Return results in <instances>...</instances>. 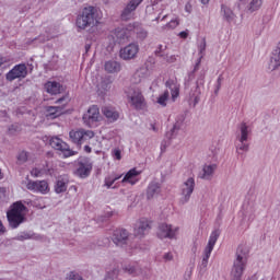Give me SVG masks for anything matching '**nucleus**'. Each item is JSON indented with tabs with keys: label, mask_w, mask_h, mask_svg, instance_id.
<instances>
[{
	"label": "nucleus",
	"mask_w": 280,
	"mask_h": 280,
	"mask_svg": "<svg viewBox=\"0 0 280 280\" xmlns=\"http://www.w3.org/2000/svg\"><path fill=\"white\" fill-rule=\"evenodd\" d=\"M32 176H35V178H38V176H40V171L38 168H34L31 172Z\"/></svg>",
	"instance_id": "obj_55"
},
{
	"label": "nucleus",
	"mask_w": 280,
	"mask_h": 280,
	"mask_svg": "<svg viewBox=\"0 0 280 280\" xmlns=\"http://www.w3.org/2000/svg\"><path fill=\"white\" fill-rule=\"evenodd\" d=\"M47 37L45 35H39L33 39H28V43H46Z\"/></svg>",
	"instance_id": "obj_44"
},
{
	"label": "nucleus",
	"mask_w": 280,
	"mask_h": 280,
	"mask_svg": "<svg viewBox=\"0 0 280 280\" xmlns=\"http://www.w3.org/2000/svg\"><path fill=\"white\" fill-rule=\"evenodd\" d=\"M18 161H20L21 163H26V161H27V152L21 151L18 154Z\"/></svg>",
	"instance_id": "obj_45"
},
{
	"label": "nucleus",
	"mask_w": 280,
	"mask_h": 280,
	"mask_svg": "<svg viewBox=\"0 0 280 280\" xmlns=\"http://www.w3.org/2000/svg\"><path fill=\"white\" fill-rule=\"evenodd\" d=\"M106 218H113V212H107Z\"/></svg>",
	"instance_id": "obj_64"
},
{
	"label": "nucleus",
	"mask_w": 280,
	"mask_h": 280,
	"mask_svg": "<svg viewBox=\"0 0 280 280\" xmlns=\"http://www.w3.org/2000/svg\"><path fill=\"white\" fill-rule=\"evenodd\" d=\"M184 124H185V115H178L175 119V124L173 125V127L168 131H166L165 137L168 141L164 140L162 142L161 150H163V148H167L172 139H176V137H178V132H180V128H183Z\"/></svg>",
	"instance_id": "obj_9"
},
{
	"label": "nucleus",
	"mask_w": 280,
	"mask_h": 280,
	"mask_svg": "<svg viewBox=\"0 0 280 280\" xmlns=\"http://www.w3.org/2000/svg\"><path fill=\"white\" fill-rule=\"evenodd\" d=\"M75 176H78L79 178H89L91 176V172H93V162H91V159L86 156H80L75 161Z\"/></svg>",
	"instance_id": "obj_6"
},
{
	"label": "nucleus",
	"mask_w": 280,
	"mask_h": 280,
	"mask_svg": "<svg viewBox=\"0 0 280 280\" xmlns=\"http://www.w3.org/2000/svg\"><path fill=\"white\" fill-rule=\"evenodd\" d=\"M113 185H115V179L110 178V176L105 177L104 187H106L107 189H110Z\"/></svg>",
	"instance_id": "obj_43"
},
{
	"label": "nucleus",
	"mask_w": 280,
	"mask_h": 280,
	"mask_svg": "<svg viewBox=\"0 0 280 280\" xmlns=\"http://www.w3.org/2000/svg\"><path fill=\"white\" fill-rule=\"evenodd\" d=\"M161 1H163V0H151V5L152 7L159 5V3H161Z\"/></svg>",
	"instance_id": "obj_57"
},
{
	"label": "nucleus",
	"mask_w": 280,
	"mask_h": 280,
	"mask_svg": "<svg viewBox=\"0 0 280 280\" xmlns=\"http://www.w3.org/2000/svg\"><path fill=\"white\" fill-rule=\"evenodd\" d=\"M241 135L236 137V141H248V135H250V129L246 122H242L240 126Z\"/></svg>",
	"instance_id": "obj_33"
},
{
	"label": "nucleus",
	"mask_w": 280,
	"mask_h": 280,
	"mask_svg": "<svg viewBox=\"0 0 280 280\" xmlns=\"http://www.w3.org/2000/svg\"><path fill=\"white\" fill-rule=\"evenodd\" d=\"M235 257L231 270V278L232 280H242L246 261H248V247H246V245H238Z\"/></svg>",
	"instance_id": "obj_2"
},
{
	"label": "nucleus",
	"mask_w": 280,
	"mask_h": 280,
	"mask_svg": "<svg viewBox=\"0 0 280 280\" xmlns=\"http://www.w3.org/2000/svg\"><path fill=\"white\" fill-rule=\"evenodd\" d=\"M112 38L115 45H124V43H128V38H130V31H128V28H115L112 33Z\"/></svg>",
	"instance_id": "obj_17"
},
{
	"label": "nucleus",
	"mask_w": 280,
	"mask_h": 280,
	"mask_svg": "<svg viewBox=\"0 0 280 280\" xmlns=\"http://www.w3.org/2000/svg\"><path fill=\"white\" fill-rule=\"evenodd\" d=\"M95 137V132L91 130H83V141H86V139H93Z\"/></svg>",
	"instance_id": "obj_46"
},
{
	"label": "nucleus",
	"mask_w": 280,
	"mask_h": 280,
	"mask_svg": "<svg viewBox=\"0 0 280 280\" xmlns=\"http://www.w3.org/2000/svg\"><path fill=\"white\" fill-rule=\"evenodd\" d=\"M49 145L52 150L61 152L62 159H69L70 156H75V154H78V151L71 150V147L67 142L56 136L49 139Z\"/></svg>",
	"instance_id": "obj_7"
},
{
	"label": "nucleus",
	"mask_w": 280,
	"mask_h": 280,
	"mask_svg": "<svg viewBox=\"0 0 280 280\" xmlns=\"http://www.w3.org/2000/svg\"><path fill=\"white\" fill-rule=\"evenodd\" d=\"M27 66L25 63L15 65L9 72L5 73L7 82H14V80H25L27 78Z\"/></svg>",
	"instance_id": "obj_10"
},
{
	"label": "nucleus",
	"mask_w": 280,
	"mask_h": 280,
	"mask_svg": "<svg viewBox=\"0 0 280 280\" xmlns=\"http://www.w3.org/2000/svg\"><path fill=\"white\" fill-rule=\"evenodd\" d=\"M97 121H100V108L97 105H92L83 115V124L92 128L93 124H97Z\"/></svg>",
	"instance_id": "obj_16"
},
{
	"label": "nucleus",
	"mask_w": 280,
	"mask_h": 280,
	"mask_svg": "<svg viewBox=\"0 0 280 280\" xmlns=\"http://www.w3.org/2000/svg\"><path fill=\"white\" fill-rule=\"evenodd\" d=\"M205 75H206V72L201 71L198 79H197V82H196V93H197V95H200V86H205Z\"/></svg>",
	"instance_id": "obj_37"
},
{
	"label": "nucleus",
	"mask_w": 280,
	"mask_h": 280,
	"mask_svg": "<svg viewBox=\"0 0 280 280\" xmlns=\"http://www.w3.org/2000/svg\"><path fill=\"white\" fill-rule=\"evenodd\" d=\"M45 89L50 95H59V93L62 91V84L56 81H48L45 84Z\"/></svg>",
	"instance_id": "obj_28"
},
{
	"label": "nucleus",
	"mask_w": 280,
	"mask_h": 280,
	"mask_svg": "<svg viewBox=\"0 0 280 280\" xmlns=\"http://www.w3.org/2000/svg\"><path fill=\"white\" fill-rule=\"evenodd\" d=\"M100 23L97 20V8L85 7L82 12L77 16L75 25L79 30H86V27H95Z\"/></svg>",
	"instance_id": "obj_3"
},
{
	"label": "nucleus",
	"mask_w": 280,
	"mask_h": 280,
	"mask_svg": "<svg viewBox=\"0 0 280 280\" xmlns=\"http://www.w3.org/2000/svg\"><path fill=\"white\" fill-rule=\"evenodd\" d=\"M242 5H246V0H237L236 1L237 10H242Z\"/></svg>",
	"instance_id": "obj_52"
},
{
	"label": "nucleus",
	"mask_w": 280,
	"mask_h": 280,
	"mask_svg": "<svg viewBox=\"0 0 280 280\" xmlns=\"http://www.w3.org/2000/svg\"><path fill=\"white\" fill-rule=\"evenodd\" d=\"M104 69L107 73H119L121 71V63L116 60H108L105 62Z\"/></svg>",
	"instance_id": "obj_30"
},
{
	"label": "nucleus",
	"mask_w": 280,
	"mask_h": 280,
	"mask_svg": "<svg viewBox=\"0 0 280 280\" xmlns=\"http://www.w3.org/2000/svg\"><path fill=\"white\" fill-rule=\"evenodd\" d=\"M130 233L126 229H116L113 232L112 235V242L116 245L119 246L120 248H124V246L128 245V240H129Z\"/></svg>",
	"instance_id": "obj_13"
},
{
	"label": "nucleus",
	"mask_w": 280,
	"mask_h": 280,
	"mask_svg": "<svg viewBox=\"0 0 280 280\" xmlns=\"http://www.w3.org/2000/svg\"><path fill=\"white\" fill-rule=\"evenodd\" d=\"M264 5V0H252L247 7L248 12H257Z\"/></svg>",
	"instance_id": "obj_35"
},
{
	"label": "nucleus",
	"mask_w": 280,
	"mask_h": 280,
	"mask_svg": "<svg viewBox=\"0 0 280 280\" xmlns=\"http://www.w3.org/2000/svg\"><path fill=\"white\" fill-rule=\"evenodd\" d=\"M140 174L141 173L137 171V168H131L126 173L121 183H129V185H137V183H139V179L137 178V176H139Z\"/></svg>",
	"instance_id": "obj_24"
},
{
	"label": "nucleus",
	"mask_w": 280,
	"mask_h": 280,
	"mask_svg": "<svg viewBox=\"0 0 280 280\" xmlns=\"http://www.w3.org/2000/svg\"><path fill=\"white\" fill-rule=\"evenodd\" d=\"M185 12H188V14H191V2H187L185 4Z\"/></svg>",
	"instance_id": "obj_56"
},
{
	"label": "nucleus",
	"mask_w": 280,
	"mask_h": 280,
	"mask_svg": "<svg viewBox=\"0 0 280 280\" xmlns=\"http://www.w3.org/2000/svg\"><path fill=\"white\" fill-rule=\"evenodd\" d=\"M170 102V91L165 90L162 94H160L156 98V104L161 106V108L167 107V103Z\"/></svg>",
	"instance_id": "obj_34"
},
{
	"label": "nucleus",
	"mask_w": 280,
	"mask_h": 280,
	"mask_svg": "<svg viewBox=\"0 0 280 280\" xmlns=\"http://www.w3.org/2000/svg\"><path fill=\"white\" fill-rule=\"evenodd\" d=\"M66 97L62 96L56 101V104H62L65 102Z\"/></svg>",
	"instance_id": "obj_60"
},
{
	"label": "nucleus",
	"mask_w": 280,
	"mask_h": 280,
	"mask_svg": "<svg viewBox=\"0 0 280 280\" xmlns=\"http://www.w3.org/2000/svg\"><path fill=\"white\" fill-rule=\"evenodd\" d=\"M236 143V154L240 156L242 161L246 159V152L250 150V143H248V140H237Z\"/></svg>",
	"instance_id": "obj_20"
},
{
	"label": "nucleus",
	"mask_w": 280,
	"mask_h": 280,
	"mask_svg": "<svg viewBox=\"0 0 280 280\" xmlns=\"http://www.w3.org/2000/svg\"><path fill=\"white\" fill-rule=\"evenodd\" d=\"M26 189L33 191L34 194H49V183L47 180H32L30 177H26Z\"/></svg>",
	"instance_id": "obj_11"
},
{
	"label": "nucleus",
	"mask_w": 280,
	"mask_h": 280,
	"mask_svg": "<svg viewBox=\"0 0 280 280\" xmlns=\"http://www.w3.org/2000/svg\"><path fill=\"white\" fill-rule=\"evenodd\" d=\"M220 89H222V75H219V78L217 79L214 95H218V93H220Z\"/></svg>",
	"instance_id": "obj_47"
},
{
	"label": "nucleus",
	"mask_w": 280,
	"mask_h": 280,
	"mask_svg": "<svg viewBox=\"0 0 280 280\" xmlns=\"http://www.w3.org/2000/svg\"><path fill=\"white\" fill-rule=\"evenodd\" d=\"M215 170H218V165L215 164L205 165L202 171L199 173L198 178H201L202 180H211Z\"/></svg>",
	"instance_id": "obj_21"
},
{
	"label": "nucleus",
	"mask_w": 280,
	"mask_h": 280,
	"mask_svg": "<svg viewBox=\"0 0 280 280\" xmlns=\"http://www.w3.org/2000/svg\"><path fill=\"white\" fill-rule=\"evenodd\" d=\"M84 152H86L88 154H91V152H92L91 147L84 145Z\"/></svg>",
	"instance_id": "obj_58"
},
{
	"label": "nucleus",
	"mask_w": 280,
	"mask_h": 280,
	"mask_svg": "<svg viewBox=\"0 0 280 280\" xmlns=\"http://www.w3.org/2000/svg\"><path fill=\"white\" fill-rule=\"evenodd\" d=\"M137 54H139V44L131 43L120 48L119 57L121 60H135L137 58Z\"/></svg>",
	"instance_id": "obj_15"
},
{
	"label": "nucleus",
	"mask_w": 280,
	"mask_h": 280,
	"mask_svg": "<svg viewBox=\"0 0 280 280\" xmlns=\"http://www.w3.org/2000/svg\"><path fill=\"white\" fill-rule=\"evenodd\" d=\"M103 115L110 121V124H114V121H117L119 119V112L110 108V107H104Z\"/></svg>",
	"instance_id": "obj_31"
},
{
	"label": "nucleus",
	"mask_w": 280,
	"mask_h": 280,
	"mask_svg": "<svg viewBox=\"0 0 280 280\" xmlns=\"http://www.w3.org/2000/svg\"><path fill=\"white\" fill-rule=\"evenodd\" d=\"M119 277V270L113 269L110 271H107L103 280H115Z\"/></svg>",
	"instance_id": "obj_38"
},
{
	"label": "nucleus",
	"mask_w": 280,
	"mask_h": 280,
	"mask_svg": "<svg viewBox=\"0 0 280 280\" xmlns=\"http://www.w3.org/2000/svg\"><path fill=\"white\" fill-rule=\"evenodd\" d=\"M161 194V184L159 182H151L147 188V199L152 200Z\"/></svg>",
	"instance_id": "obj_22"
},
{
	"label": "nucleus",
	"mask_w": 280,
	"mask_h": 280,
	"mask_svg": "<svg viewBox=\"0 0 280 280\" xmlns=\"http://www.w3.org/2000/svg\"><path fill=\"white\" fill-rule=\"evenodd\" d=\"M122 270L127 275H131V277H139V275H141V267L139 266V262H130L125 265Z\"/></svg>",
	"instance_id": "obj_26"
},
{
	"label": "nucleus",
	"mask_w": 280,
	"mask_h": 280,
	"mask_svg": "<svg viewBox=\"0 0 280 280\" xmlns=\"http://www.w3.org/2000/svg\"><path fill=\"white\" fill-rule=\"evenodd\" d=\"M66 280H84V278H82V276L79 275L78 271H70L67 275Z\"/></svg>",
	"instance_id": "obj_41"
},
{
	"label": "nucleus",
	"mask_w": 280,
	"mask_h": 280,
	"mask_svg": "<svg viewBox=\"0 0 280 280\" xmlns=\"http://www.w3.org/2000/svg\"><path fill=\"white\" fill-rule=\"evenodd\" d=\"M247 280H257V275L252 276V277L248 278Z\"/></svg>",
	"instance_id": "obj_63"
},
{
	"label": "nucleus",
	"mask_w": 280,
	"mask_h": 280,
	"mask_svg": "<svg viewBox=\"0 0 280 280\" xmlns=\"http://www.w3.org/2000/svg\"><path fill=\"white\" fill-rule=\"evenodd\" d=\"M163 258L165 261H172V259H174V256L172 255V253H166L164 254Z\"/></svg>",
	"instance_id": "obj_53"
},
{
	"label": "nucleus",
	"mask_w": 280,
	"mask_h": 280,
	"mask_svg": "<svg viewBox=\"0 0 280 280\" xmlns=\"http://www.w3.org/2000/svg\"><path fill=\"white\" fill-rule=\"evenodd\" d=\"M25 213H27V207L24 206L23 201L13 202L7 211V220L10 229H19L21 224H25L27 222Z\"/></svg>",
	"instance_id": "obj_1"
},
{
	"label": "nucleus",
	"mask_w": 280,
	"mask_h": 280,
	"mask_svg": "<svg viewBox=\"0 0 280 280\" xmlns=\"http://www.w3.org/2000/svg\"><path fill=\"white\" fill-rule=\"evenodd\" d=\"M219 237H220V230H214L211 232L208 241V245L203 250V258L201 260V264L199 265L200 272H205V270L207 269V266H209V257H211V253H213V247L215 246V242H218Z\"/></svg>",
	"instance_id": "obj_5"
},
{
	"label": "nucleus",
	"mask_w": 280,
	"mask_h": 280,
	"mask_svg": "<svg viewBox=\"0 0 280 280\" xmlns=\"http://www.w3.org/2000/svg\"><path fill=\"white\" fill-rule=\"evenodd\" d=\"M14 240L16 242H25V240H35V242H40L44 240L43 234L34 233L33 231L21 232L18 234Z\"/></svg>",
	"instance_id": "obj_18"
},
{
	"label": "nucleus",
	"mask_w": 280,
	"mask_h": 280,
	"mask_svg": "<svg viewBox=\"0 0 280 280\" xmlns=\"http://www.w3.org/2000/svg\"><path fill=\"white\" fill-rule=\"evenodd\" d=\"M0 233H5V226H3V222L0 220Z\"/></svg>",
	"instance_id": "obj_59"
},
{
	"label": "nucleus",
	"mask_w": 280,
	"mask_h": 280,
	"mask_svg": "<svg viewBox=\"0 0 280 280\" xmlns=\"http://www.w3.org/2000/svg\"><path fill=\"white\" fill-rule=\"evenodd\" d=\"M127 100L136 110H144L148 107L145 96L139 88H131L127 92Z\"/></svg>",
	"instance_id": "obj_4"
},
{
	"label": "nucleus",
	"mask_w": 280,
	"mask_h": 280,
	"mask_svg": "<svg viewBox=\"0 0 280 280\" xmlns=\"http://www.w3.org/2000/svg\"><path fill=\"white\" fill-rule=\"evenodd\" d=\"M202 62V56H200L194 67V70L191 72H189L188 78L189 80H194L195 75H196V71H198V69H200V63Z\"/></svg>",
	"instance_id": "obj_39"
},
{
	"label": "nucleus",
	"mask_w": 280,
	"mask_h": 280,
	"mask_svg": "<svg viewBox=\"0 0 280 280\" xmlns=\"http://www.w3.org/2000/svg\"><path fill=\"white\" fill-rule=\"evenodd\" d=\"M194 189H196V179H194V177H189L182 186V205H187V202H189L191 194H194Z\"/></svg>",
	"instance_id": "obj_14"
},
{
	"label": "nucleus",
	"mask_w": 280,
	"mask_h": 280,
	"mask_svg": "<svg viewBox=\"0 0 280 280\" xmlns=\"http://www.w3.org/2000/svg\"><path fill=\"white\" fill-rule=\"evenodd\" d=\"M179 38H187V36H189V31H182L179 34H178Z\"/></svg>",
	"instance_id": "obj_54"
},
{
	"label": "nucleus",
	"mask_w": 280,
	"mask_h": 280,
	"mask_svg": "<svg viewBox=\"0 0 280 280\" xmlns=\"http://www.w3.org/2000/svg\"><path fill=\"white\" fill-rule=\"evenodd\" d=\"M70 140L72 143H75L77 145H82L84 143V129L80 130H71L69 132Z\"/></svg>",
	"instance_id": "obj_29"
},
{
	"label": "nucleus",
	"mask_w": 280,
	"mask_h": 280,
	"mask_svg": "<svg viewBox=\"0 0 280 280\" xmlns=\"http://www.w3.org/2000/svg\"><path fill=\"white\" fill-rule=\"evenodd\" d=\"M166 27H168V30H176V27H178V20H171L166 24Z\"/></svg>",
	"instance_id": "obj_48"
},
{
	"label": "nucleus",
	"mask_w": 280,
	"mask_h": 280,
	"mask_svg": "<svg viewBox=\"0 0 280 280\" xmlns=\"http://www.w3.org/2000/svg\"><path fill=\"white\" fill-rule=\"evenodd\" d=\"M150 223L148 222V220L145 219H141L138 224L136 225L133 233L136 235V237H143V235H145V233L150 232Z\"/></svg>",
	"instance_id": "obj_19"
},
{
	"label": "nucleus",
	"mask_w": 280,
	"mask_h": 280,
	"mask_svg": "<svg viewBox=\"0 0 280 280\" xmlns=\"http://www.w3.org/2000/svg\"><path fill=\"white\" fill-rule=\"evenodd\" d=\"M207 49V40L203 39L202 43L199 45V52L202 54Z\"/></svg>",
	"instance_id": "obj_51"
},
{
	"label": "nucleus",
	"mask_w": 280,
	"mask_h": 280,
	"mask_svg": "<svg viewBox=\"0 0 280 280\" xmlns=\"http://www.w3.org/2000/svg\"><path fill=\"white\" fill-rule=\"evenodd\" d=\"M165 49H167V47L163 48V45H159L156 50L154 51L155 56L158 58H162L164 59L165 58Z\"/></svg>",
	"instance_id": "obj_42"
},
{
	"label": "nucleus",
	"mask_w": 280,
	"mask_h": 280,
	"mask_svg": "<svg viewBox=\"0 0 280 280\" xmlns=\"http://www.w3.org/2000/svg\"><path fill=\"white\" fill-rule=\"evenodd\" d=\"M141 3H143V0H129L120 14L121 21L132 20L137 8H139Z\"/></svg>",
	"instance_id": "obj_12"
},
{
	"label": "nucleus",
	"mask_w": 280,
	"mask_h": 280,
	"mask_svg": "<svg viewBox=\"0 0 280 280\" xmlns=\"http://www.w3.org/2000/svg\"><path fill=\"white\" fill-rule=\"evenodd\" d=\"M68 184L65 179H58L55 185V191L57 194H65L67 191Z\"/></svg>",
	"instance_id": "obj_36"
},
{
	"label": "nucleus",
	"mask_w": 280,
	"mask_h": 280,
	"mask_svg": "<svg viewBox=\"0 0 280 280\" xmlns=\"http://www.w3.org/2000/svg\"><path fill=\"white\" fill-rule=\"evenodd\" d=\"M114 156L117 161H121V150L115 149L114 150Z\"/></svg>",
	"instance_id": "obj_50"
},
{
	"label": "nucleus",
	"mask_w": 280,
	"mask_h": 280,
	"mask_svg": "<svg viewBox=\"0 0 280 280\" xmlns=\"http://www.w3.org/2000/svg\"><path fill=\"white\" fill-rule=\"evenodd\" d=\"M110 86H113V78L105 77L102 79L101 83L98 84V91L101 93H108V91H110Z\"/></svg>",
	"instance_id": "obj_32"
},
{
	"label": "nucleus",
	"mask_w": 280,
	"mask_h": 280,
	"mask_svg": "<svg viewBox=\"0 0 280 280\" xmlns=\"http://www.w3.org/2000/svg\"><path fill=\"white\" fill-rule=\"evenodd\" d=\"M165 86L171 91L172 101L176 102V98L180 95V86H178V83L174 80H167Z\"/></svg>",
	"instance_id": "obj_23"
},
{
	"label": "nucleus",
	"mask_w": 280,
	"mask_h": 280,
	"mask_svg": "<svg viewBox=\"0 0 280 280\" xmlns=\"http://www.w3.org/2000/svg\"><path fill=\"white\" fill-rule=\"evenodd\" d=\"M178 226L168 223H160L158 226L156 235L159 240H176L178 236Z\"/></svg>",
	"instance_id": "obj_8"
},
{
	"label": "nucleus",
	"mask_w": 280,
	"mask_h": 280,
	"mask_svg": "<svg viewBox=\"0 0 280 280\" xmlns=\"http://www.w3.org/2000/svg\"><path fill=\"white\" fill-rule=\"evenodd\" d=\"M135 32L137 34V38L140 40H145V38H148V31L143 27L136 28Z\"/></svg>",
	"instance_id": "obj_40"
},
{
	"label": "nucleus",
	"mask_w": 280,
	"mask_h": 280,
	"mask_svg": "<svg viewBox=\"0 0 280 280\" xmlns=\"http://www.w3.org/2000/svg\"><path fill=\"white\" fill-rule=\"evenodd\" d=\"M162 60H166V62H176V55L168 56L166 54Z\"/></svg>",
	"instance_id": "obj_49"
},
{
	"label": "nucleus",
	"mask_w": 280,
	"mask_h": 280,
	"mask_svg": "<svg viewBox=\"0 0 280 280\" xmlns=\"http://www.w3.org/2000/svg\"><path fill=\"white\" fill-rule=\"evenodd\" d=\"M62 110H65V107L62 106H47L46 107V117L47 119H58L60 115H62Z\"/></svg>",
	"instance_id": "obj_25"
},
{
	"label": "nucleus",
	"mask_w": 280,
	"mask_h": 280,
	"mask_svg": "<svg viewBox=\"0 0 280 280\" xmlns=\"http://www.w3.org/2000/svg\"><path fill=\"white\" fill-rule=\"evenodd\" d=\"M2 65H5V58L2 57V56H0V67H1Z\"/></svg>",
	"instance_id": "obj_61"
},
{
	"label": "nucleus",
	"mask_w": 280,
	"mask_h": 280,
	"mask_svg": "<svg viewBox=\"0 0 280 280\" xmlns=\"http://www.w3.org/2000/svg\"><path fill=\"white\" fill-rule=\"evenodd\" d=\"M209 1L211 0H200V3H202V5H209Z\"/></svg>",
	"instance_id": "obj_62"
},
{
	"label": "nucleus",
	"mask_w": 280,
	"mask_h": 280,
	"mask_svg": "<svg viewBox=\"0 0 280 280\" xmlns=\"http://www.w3.org/2000/svg\"><path fill=\"white\" fill-rule=\"evenodd\" d=\"M221 16L226 23H233V21H235V13L226 4H221Z\"/></svg>",
	"instance_id": "obj_27"
}]
</instances>
